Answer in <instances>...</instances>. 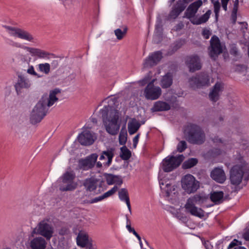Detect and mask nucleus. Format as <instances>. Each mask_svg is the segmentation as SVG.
Wrapping results in <instances>:
<instances>
[{"instance_id": "3", "label": "nucleus", "mask_w": 249, "mask_h": 249, "mask_svg": "<svg viewBox=\"0 0 249 249\" xmlns=\"http://www.w3.org/2000/svg\"><path fill=\"white\" fill-rule=\"evenodd\" d=\"M230 174V180L231 184L238 185L241 182L244 175H245V180H248L249 165L242 159L239 163L234 165L231 169Z\"/></svg>"}, {"instance_id": "40", "label": "nucleus", "mask_w": 249, "mask_h": 249, "mask_svg": "<svg viewBox=\"0 0 249 249\" xmlns=\"http://www.w3.org/2000/svg\"><path fill=\"white\" fill-rule=\"evenodd\" d=\"M127 132L125 129L122 128L119 136V140L120 144L121 145L124 144L127 141Z\"/></svg>"}, {"instance_id": "54", "label": "nucleus", "mask_w": 249, "mask_h": 249, "mask_svg": "<svg viewBox=\"0 0 249 249\" xmlns=\"http://www.w3.org/2000/svg\"><path fill=\"white\" fill-rule=\"evenodd\" d=\"M104 198L103 197V195L102 196H99L98 197H96L92 199H91L90 200V203H96V202H97L99 201H101L102 200H103Z\"/></svg>"}, {"instance_id": "49", "label": "nucleus", "mask_w": 249, "mask_h": 249, "mask_svg": "<svg viewBox=\"0 0 249 249\" xmlns=\"http://www.w3.org/2000/svg\"><path fill=\"white\" fill-rule=\"evenodd\" d=\"M150 79V75H148L147 76H145L142 80H140L139 81V83L142 86H144L149 81Z\"/></svg>"}, {"instance_id": "59", "label": "nucleus", "mask_w": 249, "mask_h": 249, "mask_svg": "<svg viewBox=\"0 0 249 249\" xmlns=\"http://www.w3.org/2000/svg\"><path fill=\"white\" fill-rule=\"evenodd\" d=\"M170 186V185L169 184H167L166 185V187L167 188H168V187ZM170 195V191H169L168 189L166 190V196H169Z\"/></svg>"}, {"instance_id": "47", "label": "nucleus", "mask_w": 249, "mask_h": 249, "mask_svg": "<svg viewBox=\"0 0 249 249\" xmlns=\"http://www.w3.org/2000/svg\"><path fill=\"white\" fill-rule=\"evenodd\" d=\"M212 33L210 30L204 28L203 29L202 33V35L205 39H208L210 37V36L211 35Z\"/></svg>"}, {"instance_id": "38", "label": "nucleus", "mask_w": 249, "mask_h": 249, "mask_svg": "<svg viewBox=\"0 0 249 249\" xmlns=\"http://www.w3.org/2000/svg\"><path fill=\"white\" fill-rule=\"evenodd\" d=\"M127 31V28L126 26L123 27V30L117 29L114 31V33L118 40L122 39L126 35Z\"/></svg>"}, {"instance_id": "58", "label": "nucleus", "mask_w": 249, "mask_h": 249, "mask_svg": "<svg viewBox=\"0 0 249 249\" xmlns=\"http://www.w3.org/2000/svg\"><path fill=\"white\" fill-rule=\"evenodd\" d=\"M212 140L214 143H222V140L218 138V137H214L213 138Z\"/></svg>"}, {"instance_id": "35", "label": "nucleus", "mask_w": 249, "mask_h": 249, "mask_svg": "<svg viewBox=\"0 0 249 249\" xmlns=\"http://www.w3.org/2000/svg\"><path fill=\"white\" fill-rule=\"evenodd\" d=\"M36 68L38 71L47 75L50 72L51 66L48 63H41L36 65Z\"/></svg>"}, {"instance_id": "37", "label": "nucleus", "mask_w": 249, "mask_h": 249, "mask_svg": "<svg viewBox=\"0 0 249 249\" xmlns=\"http://www.w3.org/2000/svg\"><path fill=\"white\" fill-rule=\"evenodd\" d=\"M198 162V160L196 158H191L186 160L182 164L183 169H189L196 165Z\"/></svg>"}, {"instance_id": "15", "label": "nucleus", "mask_w": 249, "mask_h": 249, "mask_svg": "<svg viewBox=\"0 0 249 249\" xmlns=\"http://www.w3.org/2000/svg\"><path fill=\"white\" fill-rule=\"evenodd\" d=\"M31 83L29 79L26 76L18 75L14 84V87L17 94L19 95L22 93L24 89L30 88Z\"/></svg>"}, {"instance_id": "28", "label": "nucleus", "mask_w": 249, "mask_h": 249, "mask_svg": "<svg viewBox=\"0 0 249 249\" xmlns=\"http://www.w3.org/2000/svg\"><path fill=\"white\" fill-rule=\"evenodd\" d=\"M171 108L170 105L163 101H159L156 102L151 108L152 112L164 111L169 110Z\"/></svg>"}, {"instance_id": "14", "label": "nucleus", "mask_w": 249, "mask_h": 249, "mask_svg": "<svg viewBox=\"0 0 249 249\" xmlns=\"http://www.w3.org/2000/svg\"><path fill=\"white\" fill-rule=\"evenodd\" d=\"M161 93L160 88L155 86L152 83H148L144 90V95L147 100H157L160 96Z\"/></svg>"}, {"instance_id": "30", "label": "nucleus", "mask_w": 249, "mask_h": 249, "mask_svg": "<svg viewBox=\"0 0 249 249\" xmlns=\"http://www.w3.org/2000/svg\"><path fill=\"white\" fill-rule=\"evenodd\" d=\"M173 84V75L170 72L167 73L161 79L160 85L163 89H167Z\"/></svg>"}, {"instance_id": "5", "label": "nucleus", "mask_w": 249, "mask_h": 249, "mask_svg": "<svg viewBox=\"0 0 249 249\" xmlns=\"http://www.w3.org/2000/svg\"><path fill=\"white\" fill-rule=\"evenodd\" d=\"M206 200L205 196L196 194L189 197L185 204L184 208L187 213L192 215L202 218L204 216V211L195 206L196 204H200Z\"/></svg>"}, {"instance_id": "27", "label": "nucleus", "mask_w": 249, "mask_h": 249, "mask_svg": "<svg viewBox=\"0 0 249 249\" xmlns=\"http://www.w3.org/2000/svg\"><path fill=\"white\" fill-rule=\"evenodd\" d=\"M46 246V241L41 237L35 238L30 242L32 249H45Z\"/></svg>"}, {"instance_id": "29", "label": "nucleus", "mask_w": 249, "mask_h": 249, "mask_svg": "<svg viewBox=\"0 0 249 249\" xmlns=\"http://www.w3.org/2000/svg\"><path fill=\"white\" fill-rule=\"evenodd\" d=\"M98 180L94 178L86 179L83 183L87 191L91 192L95 190L97 186Z\"/></svg>"}, {"instance_id": "51", "label": "nucleus", "mask_w": 249, "mask_h": 249, "mask_svg": "<svg viewBox=\"0 0 249 249\" xmlns=\"http://www.w3.org/2000/svg\"><path fill=\"white\" fill-rule=\"evenodd\" d=\"M230 0H221L222 8L225 11L228 10L227 5Z\"/></svg>"}, {"instance_id": "7", "label": "nucleus", "mask_w": 249, "mask_h": 249, "mask_svg": "<svg viewBox=\"0 0 249 249\" xmlns=\"http://www.w3.org/2000/svg\"><path fill=\"white\" fill-rule=\"evenodd\" d=\"M98 155L96 153L91 154L85 158L79 160L78 166L80 169L88 171L92 169L96 165L97 168H101L102 164L101 162H97Z\"/></svg>"}, {"instance_id": "19", "label": "nucleus", "mask_w": 249, "mask_h": 249, "mask_svg": "<svg viewBox=\"0 0 249 249\" xmlns=\"http://www.w3.org/2000/svg\"><path fill=\"white\" fill-rule=\"evenodd\" d=\"M162 54L160 51L155 52L150 54L143 63L145 68H151L156 65L161 59Z\"/></svg>"}, {"instance_id": "10", "label": "nucleus", "mask_w": 249, "mask_h": 249, "mask_svg": "<svg viewBox=\"0 0 249 249\" xmlns=\"http://www.w3.org/2000/svg\"><path fill=\"white\" fill-rule=\"evenodd\" d=\"M189 82L192 88H199L203 86H208L210 85V78L207 73H201L190 78Z\"/></svg>"}, {"instance_id": "4", "label": "nucleus", "mask_w": 249, "mask_h": 249, "mask_svg": "<svg viewBox=\"0 0 249 249\" xmlns=\"http://www.w3.org/2000/svg\"><path fill=\"white\" fill-rule=\"evenodd\" d=\"M184 133L188 141L193 144H201L205 141V134L198 125L188 124L184 130Z\"/></svg>"}, {"instance_id": "34", "label": "nucleus", "mask_w": 249, "mask_h": 249, "mask_svg": "<svg viewBox=\"0 0 249 249\" xmlns=\"http://www.w3.org/2000/svg\"><path fill=\"white\" fill-rule=\"evenodd\" d=\"M211 14V10H208L206 13L200 16L198 18L191 20V22L195 25H200L204 23L208 20Z\"/></svg>"}, {"instance_id": "61", "label": "nucleus", "mask_w": 249, "mask_h": 249, "mask_svg": "<svg viewBox=\"0 0 249 249\" xmlns=\"http://www.w3.org/2000/svg\"><path fill=\"white\" fill-rule=\"evenodd\" d=\"M138 239V240H139V242H141L142 241L141 240V237H140V236L138 234V233L137 232H136L135 233L133 234Z\"/></svg>"}, {"instance_id": "46", "label": "nucleus", "mask_w": 249, "mask_h": 249, "mask_svg": "<svg viewBox=\"0 0 249 249\" xmlns=\"http://www.w3.org/2000/svg\"><path fill=\"white\" fill-rule=\"evenodd\" d=\"M115 175L112 174H107L106 176V181L108 185L114 184V180L115 179Z\"/></svg>"}, {"instance_id": "21", "label": "nucleus", "mask_w": 249, "mask_h": 249, "mask_svg": "<svg viewBox=\"0 0 249 249\" xmlns=\"http://www.w3.org/2000/svg\"><path fill=\"white\" fill-rule=\"evenodd\" d=\"M211 178L217 183L222 184L226 180V174L222 167H215L210 173Z\"/></svg>"}, {"instance_id": "9", "label": "nucleus", "mask_w": 249, "mask_h": 249, "mask_svg": "<svg viewBox=\"0 0 249 249\" xmlns=\"http://www.w3.org/2000/svg\"><path fill=\"white\" fill-rule=\"evenodd\" d=\"M183 189L188 194L195 192L199 187V183L192 175L187 174L181 179Z\"/></svg>"}, {"instance_id": "25", "label": "nucleus", "mask_w": 249, "mask_h": 249, "mask_svg": "<svg viewBox=\"0 0 249 249\" xmlns=\"http://www.w3.org/2000/svg\"><path fill=\"white\" fill-rule=\"evenodd\" d=\"M52 193L54 196H58L56 198V203L60 202L62 196V179L60 177L52 185Z\"/></svg>"}, {"instance_id": "44", "label": "nucleus", "mask_w": 249, "mask_h": 249, "mask_svg": "<svg viewBox=\"0 0 249 249\" xmlns=\"http://www.w3.org/2000/svg\"><path fill=\"white\" fill-rule=\"evenodd\" d=\"M187 148V143L185 141H180L177 146V150L179 152H182Z\"/></svg>"}, {"instance_id": "1", "label": "nucleus", "mask_w": 249, "mask_h": 249, "mask_svg": "<svg viewBox=\"0 0 249 249\" xmlns=\"http://www.w3.org/2000/svg\"><path fill=\"white\" fill-rule=\"evenodd\" d=\"M60 92V89H55L50 91L49 94H45L42 96L31 112L30 121L31 124H35L42 120L46 116L48 108L58 100L56 94Z\"/></svg>"}, {"instance_id": "41", "label": "nucleus", "mask_w": 249, "mask_h": 249, "mask_svg": "<svg viewBox=\"0 0 249 249\" xmlns=\"http://www.w3.org/2000/svg\"><path fill=\"white\" fill-rule=\"evenodd\" d=\"M26 72L29 74L36 76L37 78L41 77V75L37 73L35 70L34 67L32 65H29Z\"/></svg>"}, {"instance_id": "43", "label": "nucleus", "mask_w": 249, "mask_h": 249, "mask_svg": "<svg viewBox=\"0 0 249 249\" xmlns=\"http://www.w3.org/2000/svg\"><path fill=\"white\" fill-rule=\"evenodd\" d=\"M8 44L13 47L24 49L25 46L22 45V44L18 42H15L11 39H8Z\"/></svg>"}, {"instance_id": "16", "label": "nucleus", "mask_w": 249, "mask_h": 249, "mask_svg": "<svg viewBox=\"0 0 249 249\" xmlns=\"http://www.w3.org/2000/svg\"><path fill=\"white\" fill-rule=\"evenodd\" d=\"M74 178L71 172H66L63 175V191H71L76 189L77 184L73 181Z\"/></svg>"}, {"instance_id": "17", "label": "nucleus", "mask_w": 249, "mask_h": 249, "mask_svg": "<svg viewBox=\"0 0 249 249\" xmlns=\"http://www.w3.org/2000/svg\"><path fill=\"white\" fill-rule=\"evenodd\" d=\"M203 2L201 0H197L190 4L187 8L184 13V18L192 20L191 18H194L197 13L198 9L202 5Z\"/></svg>"}, {"instance_id": "63", "label": "nucleus", "mask_w": 249, "mask_h": 249, "mask_svg": "<svg viewBox=\"0 0 249 249\" xmlns=\"http://www.w3.org/2000/svg\"><path fill=\"white\" fill-rule=\"evenodd\" d=\"M234 249H247L246 248H245V247H242V246H238V247H236L234 248Z\"/></svg>"}, {"instance_id": "62", "label": "nucleus", "mask_w": 249, "mask_h": 249, "mask_svg": "<svg viewBox=\"0 0 249 249\" xmlns=\"http://www.w3.org/2000/svg\"><path fill=\"white\" fill-rule=\"evenodd\" d=\"M126 225H130L131 222H130V220L128 219V218L127 217V215H126Z\"/></svg>"}, {"instance_id": "57", "label": "nucleus", "mask_w": 249, "mask_h": 249, "mask_svg": "<svg viewBox=\"0 0 249 249\" xmlns=\"http://www.w3.org/2000/svg\"><path fill=\"white\" fill-rule=\"evenodd\" d=\"M243 237L247 241H249V229L244 233Z\"/></svg>"}, {"instance_id": "53", "label": "nucleus", "mask_w": 249, "mask_h": 249, "mask_svg": "<svg viewBox=\"0 0 249 249\" xmlns=\"http://www.w3.org/2000/svg\"><path fill=\"white\" fill-rule=\"evenodd\" d=\"M16 58L18 59H19L21 61H23L24 59L25 56L23 54L21 53L20 52H18L15 54Z\"/></svg>"}, {"instance_id": "48", "label": "nucleus", "mask_w": 249, "mask_h": 249, "mask_svg": "<svg viewBox=\"0 0 249 249\" xmlns=\"http://www.w3.org/2000/svg\"><path fill=\"white\" fill-rule=\"evenodd\" d=\"M238 245H241V242L236 239H234L229 245L228 249H232L235 246L238 247Z\"/></svg>"}, {"instance_id": "52", "label": "nucleus", "mask_w": 249, "mask_h": 249, "mask_svg": "<svg viewBox=\"0 0 249 249\" xmlns=\"http://www.w3.org/2000/svg\"><path fill=\"white\" fill-rule=\"evenodd\" d=\"M230 53L231 54L233 55L234 56H236L238 54V49L235 46H233L231 49Z\"/></svg>"}, {"instance_id": "56", "label": "nucleus", "mask_w": 249, "mask_h": 249, "mask_svg": "<svg viewBox=\"0 0 249 249\" xmlns=\"http://www.w3.org/2000/svg\"><path fill=\"white\" fill-rule=\"evenodd\" d=\"M126 228L129 232H132L133 234H134L136 232L134 229L131 227V225H126Z\"/></svg>"}, {"instance_id": "31", "label": "nucleus", "mask_w": 249, "mask_h": 249, "mask_svg": "<svg viewBox=\"0 0 249 249\" xmlns=\"http://www.w3.org/2000/svg\"><path fill=\"white\" fill-rule=\"evenodd\" d=\"M120 199L123 201H125L130 213H131V205L128 196V193L126 189H121L118 193Z\"/></svg>"}, {"instance_id": "32", "label": "nucleus", "mask_w": 249, "mask_h": 249, "mask_svg": "<svg viewBox=\"0 0 249 249\" xmlns=\"http://www.w3.org/2000/svg\"><path fill=\"white\" fill-rule=\"evenodd\" d=\"M210 198L215 204H219L224 201V193L222 191H213L211 193Z\"/></svg>"}, {"instance_id": "23", "label": "nucleus", "mask_w": 249, "mask_h": 249, "mask_svg": "<svg viewBox=\"0 0 249 249\" xmlns=\"http://www.w3.org/2000/svg\"><path fill=\"white\" fill-rule=\"evenodd\" d=\"M223 89V84L217 82L209 93V97L210 99L213 102H216L218 101Z\"/></svg>"}, {"instance_id": "24", "label": "nucleus", "mask_w": 249, "mask_h": 249, "mask_svg": "<svg viewBox=\"0 0 249 249\" xmlns=\"http://www.w3.org/2000/svg\"><path fill=\"white\" fill-rule=\"evenodd\" d=\"M76 242L78 246L86 247L89 249H92V244L89 241V237L86 232L80 231L76 238Z\"/></svg>"}, {"instance_id": "22", "label": "nucleus", "mask_w": 249, "mask_h": 249, "mask_svg": "<svg viewBox=\"0 0 249 249\" xmlns=\"http://www.w3.org/2000/svg\"><path fill=\"white\" fill-rule=\"evenodd\" d=\"M186 63L189 68L190 71L192 72L200 70L202 67L200 58L196 55L188 57Z\"/></svg>"}, {"instance_id": "60", "label": "nucleus", "mask_w": 249, "mask_h": 249, "mask_svg": "<svg viewBox=\"0 0 249 249\" xmlns=\"http://www.w3.org/2000/svg\"><path fill=\"white\" fill-rule=\"evenodd\" d=\"M162 29V26L160 24H158L156 25V30L160 31Z\"/></svg>"}, {"instance_id": "45", "label": "nucleus", "mask_w": 249, "mask_h": 249, "mask_svg": "<svg viewBox=\"0 0 249 249\" xmlns=\"http://www.w3.org/2000/svg\"><path fill=\"white\" fill-rule=\"evenodd\" d=\"M118 190V187L114 186L111 189L106 192L103 195L104 198L108 197L114 194Z\"/></svg>"}, {"instance_id": "6", "label": "nucleus", "mask_w": 249, "mask_h": 249, "mask_svg": "<svg viewBox=\"0 0 249 249\" xmlns=\"http://www.w3.org/2000/svg\"><path fill=\"white\" fill-rule=\"evenodd\" d=\"M6 32L11 36L17 37L27 41L35 43V39L33 35L29 32L21 28L8 25H3Z\"/></svg>"}, {"instance_id": "11", "label": "nucleus", "mask_w": 249, "mask_h": 249, "mask_svg": "<svg viewBox=\"0 0 249 249\" xmlns=\"http://www.w3.org/2000/svg\"><path fill=\"white\" fill-rule=\"evenodd\" d=\"M194 0H178L173 6L170 12L168 18L176 19L185 9L188 3Z\"/></svg>"}, {"instance_id": "55", "label": "nucleus", "mask_w": 249, "mask_h": 249, "mask_svg": "<svg viewBox=\"0 0 249 249\" xmlns=\"http://www.w3.org/2000/svg\"><path fill=\"white\" fill-rule=\"evenodd\" d=\"M140 134H138L133 139V146L136 148L138 142Z\"/></svg>"}, {"instance_id": "50", "label": "nucleus", "mask_w": 249, "mask_h": 249, "mask_svg": "<svg viewBox=\"0 0 249 249\" xmlns=\"http://www.w3.org/2000/svg\"><path fill=\"white\" fill-rule=\"evenodd\" d=\"M114 181V183L118 185H121L123 183V179L120 176H115Z\"/></svg>"}, {"instance_id": "33", "label": "nucleus", "mask_w": 249, "mask_h": 249, "mask_svg": "<svg viewBox=\"0 0 249 249\" xmlns=\"http://www.w3.org/2000/svg\"><path fill=\"white\" fill-rule=\"evenodd\" d=\"M141 124L136 119H133L128 124V131L130 135L135 133L139 129Z\"/></svg>"}, {"instance_id": "64", "label": "nucleus", "mask_w": 249, "mask_h": 249, "mask_svg": "<svg viewBox=\"0 0 249 249\" xmlns=\"http://www.w3.org/2000/svg\"><path fill=\"white\" fill-rule=\"evenodd\" d=\"M216 151H216V152H215V153H216V154H217V155H219V154H220V153H221V151H220V150H219V149H216Z\"/></svg>"}, {"instance_id": "26", "label": "nucleus", "mask_w": 249, "mask_h": 249, "mask_svg": "<svg viewBox=\"0 0 249 249\" xmlns=\"http://www.w3.org/2000/svg\"><path fill=\"white\" fill-rule=\"evenodd\" d=\"M114 156V149L113 148H110L106 151H104L102 152V154L100 157V160H107V161L104 163V165L107 167L110 165L112 159Z\"/></svg>"}, {"instance_id": "2", "label": "nucleus", "mask_w": 249, "mask_h": 249, "mask_svg": "<svg viewBox=\"0 0 249 249\" xmlns=\"http://www.w3.org/2000/svg\"><path fill=\"white\" fill-rule=\"evenodd\" d=\"M116 101L115 99L109 100V104L104 106L100 111L106 130L108 133L113 136L118 134L120 127V124L118 123L119 112L114 107L112 106Z\"/></svg>"}, {"instance_id": "12", "label": "nucleus", "mask_w": 249, "mask_h": 249, "mask_svg": "<svg viewBox=\"0 0 249 249\" xmlns=\"http://www.w3.org/2000/svg\"><path fill=\"white\" fill-rule=\"evenodd\" d=\"M34 231L50 240L53 235V229L46 221L43 220L38 223Z\"/></svg>"}, {"instance_id": "39", "label": "nucleus", "mask_w": 249, "mask_h": 249, "mask_svg": "<svg viewBox=\"0 0 249 249\" xmlns=\"http://www.w3.org/2000/svg\"><path fill=\"white\" fill-rule=\"evenodd\" d=\"M233 2V7L231 12V17L232 22L234 24L235 23L237 19V13L238 9L239 0H234Z\"/></svg>"}, {"instance_id": "13", "label": "nucleus", "mask_w": 249, "mask_h": 249, "mask_svg": "<svg viewBox=\"0 0 249 249\" xmlns=\"http://www.w3.org/2000/svg\"><path fill=\"white\" fill-rule=\"evenodd\" d=\"M209 50V55L213 60H215L218 55L222 53L223 49L220 40L216 36L212 37Z\"/></svg>"}, {"instance_id": "42", "label": "nucleus", "mask_w": 249, "mask_h": 249, "mask_svg": "<svg viewBox=\"0 0 249 249\" xmlns=\"http://www.w3.org/2000/svg\"><path fill=\"white\" fill-rule=\"evenodd\" d=\"M214 12L215 13V18L217 20L219 16V13L220 9V3L217 0L216 1L213 2Z\"/></svg>"}, {"instance_id": "36", "label": "nucleus", "mask_w": 249, "mask_h": 249, "mask_svg": "<svg viewBox=\"0 0 249 249\" xmlns=\"http://www.w3.org/2000/svg\"><path fill=\"white\" fill-rule=\"evenodd\" d=\"M131 155L130 151L125 146L121 148L120 157L122 160H128L130 158Z\"/></svg>"}, {"instance_id": "20", "label": "nucleus", "mask_w": 249, "mask_h": 249, "mask_svg": "<svg viewBox=\"0 0 249 249\" xmlns=\"http://www.w3.org/2000/svg\"><path fill=\"white\" fill-rule=\"evenodd\" d=\"M24 50L29 52L32 56L38 59H48L51 55L49 52L37 48L26 46Z\"/></svg>"}, {"instance_id": "18", "label": "nucleus", "mask_w": 249, "mask_h": 249, "mask_svg": "<svg viewBox=\"0 0 249 249\" xmlns=\"http://www.w3.org/2000/svg\"><path fill=\"white\" fill-rule=\"evenodd\" d=\"M78 141L83 145H90L93 143L96 138L89 130L83 131L78 135Z\"/></svg>"}, {"instance_id": "8", "label": "nucleus", "mask_w": 249, "mask_h": 249, "mask_svg": "<svg viewBox=\"0 0 249 249\" xmlns=\"http://www.w3.org/2000/svg\"><path fill=\"white\" fill-rule=\"evenodd\" d=\"M184 159L183 155L178 156H168L162 162L163 170L165 172H169L178 167Z\"/></svg>"}]
</instances>
